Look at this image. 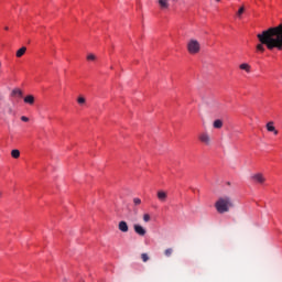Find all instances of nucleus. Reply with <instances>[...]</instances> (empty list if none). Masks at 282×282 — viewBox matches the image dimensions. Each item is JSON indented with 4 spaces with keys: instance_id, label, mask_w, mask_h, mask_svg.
Masks as SVG:
<instances>
[{
    "instance_id": "20",
    "label": "nucleus",
    "mask_w": 282,
    "mask_h": 282,
    "mask_svg": "<svg viewBox=\"0 0 282 282\" xmlns=\"http://www.w3.org/2000/svg\"><path fill=\"white\" fill-rule=\"evenodd\" d=\"M243 12H246V8L241 7L237 12V17L241 18V14H243Z\"/></svg>"
},
{
    "instance_id": "15",
    "label": "nucleus",
    "mask_w": 282,
    "mask_h": 282,
    "mask_svg": "<svg viewBox=\"0 0 282 282\" xmlns=\"http://www.w3.org/2000/svg\"><path fill=\"white\" fill-rule=\"evenodd\" d=\"M213 127L214 129H221V127H224V121H221L220 119H217L214 121Z\"/></svg>"
},
{
    "instance_id": "17",
    "label": "nucleus",
    "mask_w": 282,
    "mask_h": 282,
    "mask_svg": "<svg viewBox=\"0 0 282 282\" xmlns=\"http://www.w3.org/2000/svg\"><path fill=\"white\" fill-rule=\"evenodd\" d=\"M164 254L165 257H171L173 254V248L165 249Z\"/></svg>"
},
{
    "instance_id": "10",
    "label": "nucleus",
    "mask_w": 282,
    "mask_h": 282,
    "mask_svg": "<svg viewBox=\"0 0 282 282\" xmlns=\"http://www.w3.org/2000/svg\"><path fill=\"white\" fill-rule=\"evenodd\" d=\"M119 230H120L121 232H129V225H127V221L121 220V221L119 223Z\"/></svg>"
},
{
    "instance_id": "11",
    "label": "nucleus",
    "mask_w": 282,
    "mask_h": 282,
    "mask_svg": "<svg viewBox=\"0 0 282 282\" xmlns=\"http://www.w3.org/2000/svg\"><path fill=\"white\" fill-rule=\"evenodd\" d=\"M35 98H34V95H28V96H25L24 97V102H25V105H34V102H35Z\"/></svg>"
},
{
    "instance_id": "27",
    "label": "nucleus",
    "mask_w": 282,
    "mask_h": 282,
    "mask_svg": "<svg viewBox=\"0 0 282 282\" xmlns=\"http://www.w3.org/2000/svg\"><path fill=\"white\" fill-rule=\"evenodd\" d=\"M2 196V193L0 192V197Z\"/></svg>"
},
{
    "instance_id": "1",
    "label": "nucleus",
    "mask_w": 282,
    "mask_h": 282,
    "mask_svg": "<svg viewBox=\"0 0 282 282\" xmlns=\"http://www.w3.org/2000/svg\"><path fill=\"white\" fill-rule=\"evenodd\" d=\"M259 44H257V52H265V47L270 51L282 50V23L278 26L269 28L257 35ZM265 45V46H263Z\"/></svg>"
},
{
    "instance_id": "2",
    "label": "nucleus",
    "mask_w": 282,
    "mask_h": 282,
    "mask_svg": "<svg viewBox=\"0 0 282 282\" xmlns=\"http://www.w3.org/2000/svg\"><path fill=\"white\" fill-rule=\"evenodd\" d=\"M235 204L232 203V198L230 196L219 197L215 203V208L217 213L224 215V213H229L230 208H234Z\"/></svg>"
},
{
    "instance_id": "3",
    "label": "nucleus",
    "mask_w": 282,
    "mask_h": 282,
    "mask_svg": "<svg viewBox=\"0 0 282 282\" xmlns=\"http://www.w3.org/2000/svg\"><path fill=\"white\" fill-rule=\"evenodd\" d=\"M187 50L189 54H197L200 50L199 42H197V40H191L187 43Z\"/></svg>"
},
{
    "instance_id": "7",
    "label": "nucleus",
    "mask_w": 282,
    "mask_h": 282,
    "mask_svg": "<svg viewBox=\"0 0 282 282\" xmlns=\"http://www.w3.org/2000/svg\"><path fill=\"white\" fill-rule=\"evenodd\" d=\"M265 127L269 133H274V135H279V130H276V128L274 127V121H269Z\"/></svg>"
},
{
    "instance_id": "16",
    "label": "nucleus",
    "mask_w": 282,
    "mask_h": 282,
    "mask_svg": "<svg viewBox=\"0 0 282 282\" xmlns=\"http://www.w3.org/2000/svg\"><path fill=\"white\" fill-rule=\"evenodd\" d=\"M11 156L14 159V160H19V158H21V152L19 150H12L11 151Z\"/></svg>"
},
{
    "instance_id": "19",
    "label": "nucleus",
    "mask_w": 282,
    "mask_h": 282,
    "mask_svg": "<svg viewBox=\"0 0 282 282\" xmlns=\"http://www.w3.org/2000/svg\"><path fill=\"white\" fill-rule=\"evenodd\" d=\"M143 221H145V224H149V221H151V216L149 214H144Z\"/></svg>"
},
{
    "instance_id": "13",
    "label": "nucleus",
    "mask_w": 282,
    "mask_h": 282,
    "mask_svg": "<svg viewBox=\"0 0 282 282\" xmlns=\"http://www.w3.org/2000/svg\"><path fill=\"white\" fill-rule=\"evenodd\" d=\"M11 96H19V98H23V90L15 88L11 91Z\"/></svg>"
},
{
    "instance_id": "6",
    "label": "nucleus",
    "mask_w": 282,
    "mask_h": 282,
    "mask_svg": "<svg viewBox=\"0 0 282 282\" xmlns=\"http://www.w3.org/2000/svg\"><path fill=\"white\" fill-rule=\"evenodd\" d=\"M133 229H134V232L137 235H139V237H144V235H147V229H144V227H142V225H133Z\"/></svg>"
},
{
    "instance_id": "4",
    "label": "nucleus",
    "mask_w": 282,
    "mask_h": 282,
    "mask_svg": "<svg viewBox=\"0 0 282 282\" xmlns=\"http://www.w3.org/2000/svg\"><path fill=\"white\" fill-rule=\"evenodd\" d=\"M199 141L203 144H206V147H210L212 140H210V134L208 132H203L198 135Z\"/></svg>"
},
{
    "instance_id": "26",
    "label": "nucleus",
    "mask_w": 282,
    "mask_h": 282,
    "mask_svg": "<svg viewBox=\"0 0 282 282\" xmlns=\"http://www.w3.org/2000/svg\"><path fill=\"white\" fill-rule=\"evenodd\" d=\"M4 30H7V31H8V30H10V28L6 26V28H4Z\"/></svg>"
},
{
    "instance_id": "25",
    "label": "nucleus",
    "mask_w": 282,
    "mask_h": 282,
    "mask_svg": "<svg viewBox=\"0 0 282 282\" xmlns=\"http://www.w3.org/2000/svg\"><path fill=\"white\" fill-rule=\"evenodd\" d=\"M22 122H30V118L22 116L21 117Z\"/></svg>"
},
{
    "instance_id": "29",
    "label": "nucleus",
    "mask_w": 282,
    "mask_h": 282,
    "mask_svg": "<svg viewBox=\"0 0 282 282\" xmlns=\"http://www.w3.org/2000/svg\"><path fill=\"white\" fill-rule=\"evenodd\" d=\"M0 67H1V63H0Z\"/></svg>"
},
{
    "instance_id": "24",
    "label": "nucleus",
    "mask_w": 282,
    "mask_h": 282,
    "mask_svg": "<svg viewBox=\"0 0 282 282\" xmlns=\"http://www.w3.org/2000/svg\"><path fill=\"white\" fill-rule=\"evenodd\" d=\"M87 61H96V55H94V54H88Z\"/></svg>"
},
{
    "instance_id": "21",
    "label": "nucleus",
    "mask_w": 282,
    "mask_h": 282,
    "mask_svg": "<svg viewBox=\"0 0 282 282\" xmlns=\"http://www.w3.org/2000/svg\"><path fill=\"white\" fill-rule=\"evenodd\" d=\"M4 113H8L9 116H11V113H12V107L6 106V108H4Z\"/></svg>"
},
{
    "instance_id": "5",
    "label": "nucleus",
    "mask_w": 282,
    "mask_h": 282,
    "mask_svg": "<svg viewBox=\"0 0 282 282\" xmlns=\"http://www.w3.org/2000/svg\"><path fill=\"white\" fill-rule=\"evenodd\" d=\"M252 182H256V184H263L265 182V176H263V174L258 173V174H253L251 176Z\"/></svg>"
},
{
    "instance_id": "28",
    "label": "nucleus",
    "mask_w": 282,
    "mask_h": 282,
    "mask_svg": "<svg viewBox=\"0 0 282 282\" xmlns=\"http://www.w3.org/2000/svg\"><path fill=\"white\" fill-rule=\"evenodd\" d=\"M216 1H220V0H216Z\"/></svg>"
},
{
    "instance_id": "23",
    "label": "nucleus",
    "mask_w": 282,
    "mask_h": 282,
    "mask_svg": "<svg viewBox=\"0 0 282 282\" xmlns=\"http://www.w3.org/2000/svg\"><path fill=\"white\" fill-rule=\"evenodd\" d=\"M77 102H78V105H85V102H86L85 97H78Z\"/></svg>"
},
{
    "instance_id": "9",
    "label": "nucleus",
    "mask_w": 282,
    "mask_h": 282,
    "mask_svg": "<svg viewBox=\"0 0 282 282\" xmlns=\"http://www.w3.org/2000/svg\"><path fill=\"white\" fill-rule=\"evenodd\" d=\"M158 3L161 10H169V8L171 7L169 0H158Z\"/></svg>"
},
{
    "instance_id": "12",
    "label": "nucleus",
    "mask_w": 282,
    "mask_h": 282,
    "mask_svg": "<svg viewBox=\"0 0 282 282\" xmlns=\"http://www.w3.org/2000/svg\"><path fill=\"white\" fill-rule=\"evenodd\" d=\"M25 52H28V47L22 46L21 48H19L15 53L17 58H21V56H23V54H25Z\"/></svg>"
},
{
    "instance_id": "8",
    "label": "nucleus",
    "mask_w": 282,
    "mask_h": 282,
    "mask_svg": "<svg viewBox=\"0 0 282 282\" xmlns=\"http://www.w3.org/2000/svg\"><path fill=\"white\" fill-rule=\"evenodd\" d=\"M156 197H158L159 202L164 203V202H166V199H169V194L164 191H159L156 193Z\"/></svg>"
},
{
    "instance_id": "14",
    "label": "nucleus",
    "mask_w": 282,
    "mask_h": 282,
    "mask_svg": "<svg viewBox=\"0 0 282 282\" xmlns=\"http://www.w3.org/2000/svg\"><path fill=\"white\" fill-rule=\"evenodd\" d=\"M240 69L243 72H247V74H250L251 66L248 63L240 64Z\"/></svg>"
},
{
    "instance_id": "22",
    "label": "nucleus",
    "mask_w": 282,
    "mask_h": 282,
    "mask_svg": "<svg viewBox=\"0 0 282 282\" xmlns=\"http://www.w3.org/2000/svg\"><path fill=\"white\" fill-rule=\"evenodd\" d=\"M141 259H142L143 263H147V261H149V254L142 253Z\"/></svg>"
},
{
    "instance_id": "18",
    "label": "nucleus",
    "mask_w": 282,
    "mask_h": 282,
    "mask_svg": "<svg viewBox=\"0 0 282 282\" xmlns=\"http://www.w3.org/2000/svg\"><path fill=\"white\" fill-rule=\"evenodd\" d=\"M133 204H134V206H140L142 204V199L135 197V198H133Z\"/></svg>"
}]
</instances>
